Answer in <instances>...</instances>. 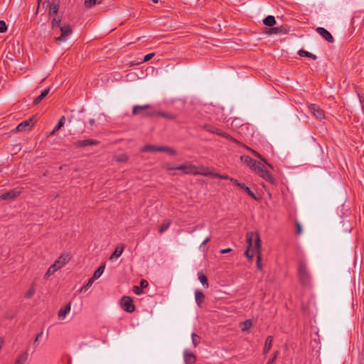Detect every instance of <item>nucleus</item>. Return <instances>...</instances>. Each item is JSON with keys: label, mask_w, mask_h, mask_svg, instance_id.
I'll use <instances>...</instances> for the list:
<instances>
[{"label": "nucleus", "mask_w": 364, "mask_h": 364, "mask_svg": "<svg viewBox=\"0 0 364 364\" xmlns=\"http://www.w3.org/2000/svg\"><path fill=\"white\" fill-rule=\"evenodd\" d=\"M184 361L186 364H194L196 362V355L188 350H185L183 353Z\"/></svg>", "instance_id": "f3484780"}, {"label": "nucleus", "mask_w": 364, "mask_h": 364, "mask_svg": "<svg viewBox=\"0 0 364 364\" xmlns=\"http://www.w3.org/2000/svg\"><path fill=\"white\" fill-rule=\"evenodd\" d=\"M7 30V26L4 21H0V33H4Z\"/></svg>", "instance_id": "58836bf2"}, {"label": "nucleus", "mask_w": 364, "mask_h": 364, "mask_svg": "<svg viewBox=\"0 0 364 364\" xmlns=\"http://www.w3.org/2000/svg\"><path fill=\"white\" fill-rule=\"evenodd\" d=\"M263 23L264 25L271 27L276 23V20L273 16H268L264 19Z\"/></svg>", "instance_id": "bb28decb"}, {"label": "nucleus", "mask_w": 364, "mask_h": 364, "mask_svg": "<svg viewBox=\"0 0 364 364\" xmlns=\"http://www.w3.org/2000/svg\"><path fill=\"white\" fill-rule=\"evenodd\" d=\"M28 358V353L27 350L21 353L16 358L14 364H24Z\"/></svg>", "instance_id": "aec40b11"}, {"label": "nucleus", "mask_w": 364, "mask_h": 364, "mask_svg": "<svg viewBox=\"0 0 364 364\" xmlns=\"http://www.w3.org/2000/svg\"><path fill=\"white\" fill-rule=\"evenodd\" d=\"M142 152H166L170 155H176V151L171 147L148 144L141 148Z\"/></svg>", "instance_id": "39448f33"}, {"label": "nucleus", "mask_w": 364, "mask_h": 364, "mask_svg": "<svg viewBox=\"0 0 364 364\" xmlns=\"http://www.w3.org/2000/svg\"><path fill=\"white\" fill-rule=\"evenodd\" d=\"M71 309V302H68L59 309L58 312V318L60 321H63Z\"/></svg>", "instance_id": "4468645a"}, {"label": "nucleus", "mask_w": 364, "mask_h": 364, "mask_svg": "<svg viewBox=\"0 0 364 364\" xmlns=\"http://www.w3.org/2000/svg\"><path fill=\"white\" fill-rule=\"evenodd\" d=\"M119 304L123 310L129 313H132L135 310V306L131 297H122Z\"/></svg>", "instance_id": "9d476101"}, {"label": "nucleus", "mask_w": 364, "mask_h": 364, "mask_svg": "<svg viewBox=\"0 0 364 364\" xmlns=\"http://www.w3.org/2000/svg\"><path fill=\"white\" fill-rule=\"evenodd\" d=\"M240 160L247 166L250 165V159L247 156H242Z\"/></svg>", "instance_id": "ea45409f"}, {"label": "nucleus", "mask_w": 364, "mask_h": 364, "mask_svg": "<svg viewBox=\"0 0 364 364\" xmlns=\"http://www.w3.org/2000/svg\"><path fill=\"white\" fill-rule=\"evenodd\" d=\"M33 124H34L33 117H31L28 119L25 120V121L22 122L21 123H20L16 127V130H17V132H26V131L30 130L32 128V127L33 126Z\"/></svg>", "instance_id": "f8f14e48"}, {"label": "nucleus", "mask_w": 364, "mask_h": 364, "mask_svg": "<svg viewBox=\"0 0 364 364\" xmlns=\"http://www.w3.org/2000/svg\"><path fill=\"white\" fill-rule=\"evenodd\" d=\"M154 56V53H149L147 55H146L144 58V62H146V61H149V60H151L153 57Z\"/></svg>", "instance_id": "49530a36"}, {"label": "nucleus", "mask_w": 364, "mask_h": 364, "mask_svg": "<svg viewBox=\"0 0 364 364\" xmlns=\"http://www.w3.org/2000/svg\"><path fill=\"white\" fill-rule=\"evenodd\" d=\"M196 296H204V295H203V293L197 291V292H196Z\"/></svg>", "instance_id": "6e6d98bb"}, {"label": "nucleus", "mask_w": 364, "mask_h": 364, "mask_svg": "<svg viewBox=\"0 0 364 364\" xmlns=\"http://www.w3.org/2000/svg\"><path fill=\"white\" fill-rule=\"evenodd\" d=\"M50 89L47 88L43 90L39 96H38L33 101L34 105H38L44 99L49 93Z\"/></svg>", "instance_id": "5701e85b"}, {"label": "nucleus", "mask_w": 364, "mask_h": 364, "mask_svg": "<svg viewBox=\"0 0 364 364\" xmlns=\"http://www.w3.org/2000/svg\"><path fill=\"white\" fill-rule=\"evenodd\" d=\"M43 332L41 331L39 333H38L34 339V341H33V348L34 349H36L37 348V346H38V343H39V341H40V339L43 336Z\"/></svg>", "instance_id": "f704fd0d"}, {"label": "nucleus", "mask_w": 364, "mask_h": 364, "mask_svg": "<svg viewBox=\"0 0 364 364\" xmlns=\"http://www.w3.org/2000/svg\"><path fill=\"white\" fill-rule=\"evenodd\" d=\"M95 119H90V124L91 126L94 125V124H95Z\"/></svg>", "instance_id": "5fc2aeb1"}, {"label": "nucleus", "mask_w": 364, "mask_h": 364, "mask_svg": "<svg viewBox=\"0 0 364 364\" xmlns=\"http://www.w3.org/2000/svg\"><path fill=\"white\" fill-rule=\"evenodd\" d=\"M29 294H33V292H32V291H29Z\"/></svg>", "instance_id": "bf43d9fd"}, {"label": "nucleus", "mask_w": 364, "mask_h": 364, "mask_svg": "<svg viewBox=\"0 0 364 364\" xmlns=\"http://www.w3.org/2000/svg\"><path fill=\"white\" fill-rule=\"evenodd\" d=\"M192 343L194 347H196L200 342V337L196 333H192Z\"/></svg>", "instance_id": "473e14b6"}, {"label": "nucleus", "mask_w": 364, "mask_h": 364, "mask_svg": "<svg viewBox=\"0 0 364 364\" xmlns=\"http://www.w3.org/2000/svg\"><path fill=\"white\" fill-rule=\"evenodd\" d=\"M114 159L118 162H126L128 160V157L124 154H120L114 156Z\"/></svg>", "instance_id": "2f4dec72"}, {"label": "nucleus", "mask_w": 364, "mask_h": 364, "mask_svg": "<svg viewBox=\"0 0 364 364\" xmlns=\"http://www.w3.org/2000/svg\"><path fill=\"white\" fill-rule=\"evenodd\" d=\"M21 193V191L18 188H15L7 191L1 195L0 198L1 200H12L17 198Z\"/></svg>", "instance_id": "ddd939ff"}, {"label": "nucleus", "mask_w": 364, "mask_h": 364, "mask_svg": "<svg viewBox=\"0 0 364 364\" xmlns=\"http://www.w3.org/2000/svg\"><path fill=\"white\" fill-rule=\"evenodd\" d=\"M251 196H252V198H255V194H254L252 192V193H251Z\"/></svg>", "instance_id": "13d9d810"}, {"label": "nucleus", "mask_w": 364, "mask_h": 364, "mask_svg": "<svg viewBox=\"0 0 364 364\" xmlns=\"http://www.w3.org/2000/svg\"><path fill=\"white\" fill-rule=\"evenodd\" d=\"M203 129L210 133L215 134L217 135L223 136L230 141H232L235 143H238L236 139H233L231 136H230L229 134H228L227 133H225L224 132H222L221 130L218 129V128L215 127L214 126H213L211 124H204L203 126Z\"/></svg>", "instance_id": "1a4fd4ad"}, {"label": "nucleus", "mask_w": 364, "mask_h": 364, "mask_svg": "<svg viewBox=\"0 0 364 364\" xmlns=\"http://www.w3.org/2000/svg\"><path fill=\"white\" fill-rule=\"evenodd\" d=\"M102 0H85L84 5L87 9L91 8L92 6L100 4Z\"/></svg>", "instance_id": "c85d7f7f"}, {"label": "nucleus", "mask_w": 364, "mask_h": 364, "mask_svg": "<svg viewBox=\"0 0 364 364\" xmlns=\"http://www.w3.org/2000/svg\"><path fill=\"white\" fill-rule=\"evenodd\" d=\"M199 169H205L203 167L198 168L191 163H185L181 164L177 167H176V170L181 171L185 174H193V175H204L208 176L210 174V172H201Z\"/></svg>", "instance_id": "20e7f679"}, {"label": "nucleus", "mask_w": 364, "mask_h": 364, "mask_svg": "<svg viewBox=\"0 0 364 364\" xmlns=\"http://www.w3.org/2000/svg\"><path fill=\"white\" fill-rule=\"evenodd\" d=\"M316 31L328 42L333 43L334 41L332 35L324 28L318 27L316 28Z\"/></svg>", "instance_id": "2eb2a0df"}, {"label": "nucleus", "mask_w": 364, "mask_h": 364, "mask_svg": "<svg viewBox=\"0 0 364 364\" xmlns=\"http://www.w3.org/2000/svg\"><path fill=\"white\" fill-rule=\"evenodd\" d=\"M296 234L297 235H301L302 233L301 225L299 223H296Z\"/></svg>", "instance_id": "a18cd8bd"}, {"label": "nucleus", "mask_w": 364, "mask_h": 364, "mask_svg": "<svg viewBox=\"0 0 364 364\" xmlns=\"http://www.w3.org/2000/svg\"><path fill=\"white\" fill-rule=\"evenodd\" d=\"M298 277L303 287H309L311 282V276L306 264L300 260L298 264Z\"/></svg>", "instance_id": "f03ea898"}, {"label": "nucleus", "mask_w": 364, "mask_h": 364, "mask_svg": "<svg viewBox=\"0 0 364 364\" xmlns=\"http://www.w3.org/2000/svg\"><path fill=\"white\" fill-rule=\"evenodd\" d=\"M230 181H232L236 186L237 185H240V182L237 180H236V179H235L233 178H230Z\"/></svg>", "instance_id": "603ef678"}, {"label": "nucleus", "mask_w": 364, "mask_h": 364, "mask_svg": "<svg viewBox=\"0 0 364 364\" xmlns=\"http://www.w3.org/2000/svg\"><path fill=\"white\" fill-rule=\"evenodd\" d=\"M61 21H62L61 16H53V18H52V21H51V24H50V27L53 31L58 28V27L60 28Z\"/></svg>", "instance_id": "412c9836"}, {"label": "nucleus", "mask_w": 364, "mask_h": 364, "mask_svg": "<svg viewBox=\"0 0 364 364\" xmlns=\"http://www.w3.org/2000/svg\"><path fill=\"white\" fill-rule=\"evenodd\" d=\"M298 54L301 57H307V58H311L313 60L316 59V56L314 54L309 53L308 51L304 50H300L298 52Z\"/></svg>", "instance_id": "cd10ccee"}, {"label": "nucleus", "mask_w": 364, "mask_h": 364, "mask_svg": "<svg viewBox=\"0 0 364 364\" xmlns=\"http://www.w3.org/2000/svg\"><path fill=\"white\" fill-rule=\"evenodd\" d=\"M150 105H134L132 109L133 115H139L141 117L155 116V111L150 110Z\"/></svg>", "instance_id": "423d86ee"}, {"label": "nucleus", "mask_w": 364, "mask_h": 364, "mask_svg": "<svg viewBox=\"0 0 364 364\" xmlns=\"http://www.w3.org/2000/svg\"><path fill=\"white\" fill-rule=\"evenodd\" d=\"M94 281H95V279L92 277H91L88 280L87 284L81 288L80 291L82 292L84 290L85 291L88 287H91V285L92 284Z\"/></svg>", "instance_id": "4c0bfd02"}, {"label": "nucleus", "mask_w": 364, "mask_h": 364, "mask_svg": "<svg viewBox=\"0 0 364 364\" xmlns=\"http://www.w3.org/2000/svg\"><path fill=\"white\" fill-rule=\"evenodd\" d=\"M99 144V141L95 139L78 140L74 143L76 147H84Z\"/></svg>", "instance_id": "dca6fc26"}, {"label": "nucleus", "mask_w": 364, "mask_h": 364, "mask_svg": "<svg viewBox=\"0 0 364 364\" xmlns=\"http://www.w3.org/2000/svg\"><path fill=\"white\" fill-rule=\"evenodd\" d=\"M42 0H38V5L40 4V2Z\"/></svg>", "instance_id": "052dcab7"}, {"label": "nucleus", "mask_w": 364, "mask_h": 364, "mask_svg": "<svg viewBox=\"0 0 364 364\" xmlns=\"http://www.w3.org/2000/svg\"><path fill=\"white\" fill-rule=\"evenodd\" d=\"M132 290L135 294H141L143 293L141 288L138 286H134Z\"/></svg>", "instance_id": "79ce46f5"}, {"label": "nucleus", "mask_w": 364, "mask_h": 364, "mask_svg": "<svg viewBox=\"0 0 364 364\" xmlns=\"http://www.w3.org/2000/svg\"><path fill=\"white\" fill-rule=\"evenodd\" d=\"M156 115L162 117L166 119H171V120H174L176 119V115H174L173 114H170V113L162 112H156L155 111V116Z\"/></svg>", "instance_id": "b1692460"}, {"label": "nucleus", "mask_w": 364, "mask_h": 364, "mask_svg": "<svg viewBox=\"0 0 364 364\" xmlns=\"http://www.w3.org/2000/svg\"><path fill=\"white\" fill-rule=\"evenodd\" d=\"M282 31L281 27H275L269 28L268 33L269 34H276Z\"/></svg>", "instance_id": "e433bc0d"}, {"label": "nucleus", "mask_w": 364, "mask_h": 364, "mask_svg": "<svg viewBox=\"0 0 364 364\" xmlns=\"http://www.w3.org/2000/svg\"><path fill=\"white\" fill-rule=\"evenodd\" d=\"M56 132H54V129H53V131L50 133L49 136L50 135H53Z\"/></svg>", "instance_id": "4d7b16f0"}, {"label": "nucleus", "mask_w": 364, "mask_h": 364, "mask_svg": "<svg viewBox=\"0 0 364 364\" xmlns=\"http://www.w3.org/2000/svg\"><path fill=\"white\" fill-rule=\"evenodd\" d=\"M242 331H245L250 328V320H247L244 323H240Z\"/></svg>", "instance_id": "c9c22d12"}, {"label": "nucleus", "mask_w": 364, "mask_h": 364, "mask_svg": "<svg viewBox=\"0 0 364 364\" xmlns=\"http://www.w3.org/2000/svg\"><path fill=\"white\" fill-rule=\"evenodd\" d=\"M171 221L170 220H165L159 227V232L160 233H163L164 231H166L170 226Z\"/></svg>", "instance_id": "7c9ffc66"}, {"label": "nucleus", "mask_w": 364, "mask_h": 364, "mask_svg": "<svg viewBox=\"0 0 364 364\" xmlns=\"http://www.w3.org/2000/svg\"><path fill=\"white\" fill-rule=\"evenodd\" d=\"M198 279L201 282V284L205 286L206 287H208V279H207V277L205 275V274L203 272H199L198 273Z\"/></svg>", "instance_id": "c756f323"}, {"label": "nucleus", "mask_w": 364, "mask_h": 364, "mask_svg": "<svg viewBox=\"0 0 364 364\" xmlns=\"http://www.w3.org/2000/svg\"><path fill=\"white\" fill-rule=\"evenodd\" d=\"M124 245H121L117 246L116 247L115 250L114 251V252L110 256L109 259L110 260H113V259H117L119 257H120L121 255L122 254L123 251H124Z\"/></svg>", "instance_id": "6ab92c4d"}, {"label": "nucleus", "mask_w": 364, "mask_h": 364, "mask_svg": "<svg viewBox=\"0 0 364 364\" xmlns=\"http://www.w3.org/2000/svg\"><path fill=\"white\" fill-rule=\"evenodd\" d=\"M210 175H212V173H210ZM213 176H214L215 177L219 178L220 179H224V180H230V178H231L230 176H228L227 175L213 174Z\"/></svg>", "instance_id": "37998d69"}, {"label": "nucleus", "mask_w": 364, "mask_h": 364, "mask_svg": "<svg viewBox=\"0 0 364 364\" xmlns=\"http://www.w3.org/2000/svg\"><path fill=\"white\" fill-rule=\"evenodd\" d=\"M272 341H273L272 336H269L267 337L265 343H264V349H263L264 354H267L269 351V350L272 348Z\"/></svg>", "instance_id": "4be33fe9"}, {"label": "nucleus", "mask_w": 364, "mask_h": 364, "mask_svg": "<svg viewBox=\"0 0 364 364\" xmlns=\"http://www.w3.org/2000/svg\"><path fill=\"white\" fill-rule=\"evenodd\" d=\"M252 154L261 159L262 161V162H257L252 160V168H253L260 177L272 183L274 182V178L267 169V166H269L271 168V165L269 164L256 151L252 149Z\"/></svg>", "instance_id": "f257e3e1"}, {"label": "nucleus", "mask_w": 364, "mask_h": 364, "mask_svg": "<svg viewBox=\"0 0 364 364\" xmlns=\"http://www.w3.org/2000/svg\"><path fill=\"white\" fill-rule=\"evenodd\" d=\"M60 36L54 38V41L57 43L67 41L73 33L72 28L68 23H63L60 26Z\"/></svg>", "instance_id": "0eeeda50"}, {"label": "nucleus", "mask_w": 364, "mask_h": 364, "mask_svg": "<svg viewBox=\"0 0 364 364\" xmlns=\"http://www.w3.org/2000/svg\"><path fill=\"white\" fill-rule=\"evenodd\" d=\"M311 114L318 120H322L325 118L324 111L321 109L318 105L311 104L309 107Z\"/></svg>", "instance_id": "9b49d317"}, {"label": "nucleus", "mask_w": 364, "mask_h": 364, "mask_svg": "<svg viewBox=\"0 0 364 364\" xmlns=\"http://www.w3.org/2000/svg\"><path fill=\"white\" fill-rule=\"evenodd\" d=\"M59 11V4L56 2H52L49 4L48 15L50 16H55Z\"/></svg>", "instance_id": "a211bd4d"}, {"label": "nucleus", "mask_w": 364, "mask_h": 364, "mask_svg": "<svg viewBox=\"0 0 364 364\" xmlns=\"http://www.w3.org/2000/svg\"><path fill=\"white\" fill-rule=\"evenodd\" d=\"M105 267V264H102L100 267H99L94 272L92 275V278L95 280L98 279L103 273Z\"/></svg>", "instance_id": "a878e982"}, {"label": "nucleus", "mask_w": 364, "mask_h": 364, "mask_svg": "<svg viewBox=\"0 0 364 364\" xmlns=\"http://www.w3.org/2000/svg\"><path fill=\"white\" fill-rule=\"evenodd\" d=\"M246 242H247V249L245 252V255L250 259V233L247 232L246 234Z\"/></svg>", "instance_id": "393cba45"}, {"label": "nucleus", "mask_w": 364, "mask_h": 364, "mask_svg": "<svg viewBox=\"0 0 364 364\" xmlns=\"http://www.w3.org/2000/svg\"><path fill=\"white\" fill-rule=\"evenodd\" d=\"M232 251L231 248L223 249L220 251L221 254H226Z\"/></svg>", "instance_id": "8fccbe9b"}, {"label": "nucleus", "mask_w": 364, "mask_h": 364, "mask_svg": "<svg viewBox=\"0 0 364 364\" xmlns=\"http://www.w3.org/2000/svg\"><path fill=\"white\" fill-rule=\"evenodd\" d=\"M204 297H199V296H197L196 297V302L198 303V304L200 306V304L203 302V299Z\"/></svg>", "instance_id": "3c124183"}, {"label": "nucleus", "mask_w": 364, "mask_h": 364, "mask_svg": "<svg viewBox=\"0 0 364 364\" xmlns=\"http://www.w3.org/2000/svg\"><path fill=\"white\" fill-rule=\"evenodd\" d=\"M277 355H278V351L274 352L273 357H272V358H271L268 360V362L267 363V364H272V363L274 362V360H276V358H277Z\"/></svg>", "instance_id": "c03bdc74"}, {"label": "nucleus", "mask_w": 364, "mask_h": 364, "mask_svg": "<svg viewBox=\"0 0 364 364\" xmlns=\"http://www.w3.org/2000/svg\"><path fill=\"white\" fill-rule=\"evenodd\" d=\"M148 286V282L145 279H142L140 282V288L143 289L144 288H146Z\"/></svg>", "instance_id": "de8ad7c7"}, {"label": "nucleus", "mask_w": 364, "mask_h": 364, "mask_svg": "<svg viewBox=\"0 0 364 364\" xmlns=\"http://www.w3.org/2000/svg\"><path fill=\"white\" fill-rule=\"evenodd\" d=\"M210 237H207L200 245V246H203V245H205L209 241H210Z\"/></svg>", "instance_id": "864d4df0"}, {"label": "nucleus", "mask_w": 364, "mask_h": 364, "mask_svg": "<svg viewBox=\"0 0 364 364\" xmlns=\"http://www.w3.org/2000/svg\"><path fill=\"white\" fill-rule=\"evenodd\" d=\"M65 119V116H62L61 118L60 119L58 123L55 126L54 132H57L64 125Z\"/></svg>", "instance_id": "72a5a7b5"}, {"label": "nucleus", "mask_w": 364, "mask_h": 364, "mask_svg": "<svg viewBox=\"0 0 364 364\" xmlns=\"http://www.w3.org/2000/svg\"><path fill=\"white\" fill-rule=\"evenodd\" d=\"M255 248L257 254V261H256V267L258 270H262V242L259 238V235L258 232L255 233Z\"/></svg>", "instance_id": "6e6552de"}, {"label": "nucleus", "mask_w": 364, "mask_h": 364, "mask_svg": "<svg viewBox=\"0 0 364 364\" xmlns=\"http://www.w3.org/2000/svg\"><path fill=\"white\" fill-rule=\"evenodd\" d=\"M237 186H239L240 188H242V189H245V191L249 194L250 195V188H249L248 186H245V183H240V185H237Z\"/></svg>", "instance_id": "a19ab883"}, {"label": "nucleus", "mask_w": 364, "mask_h": 364, "mask_svg": "<svg viewBox=\"0 0 364 364\" xmlns=\"http://www.w3.org/2000/svg\"><path fill=\"white\" fill-rule=\"evenodd\" d=\"M164 168L166 170V171H172V170H176V167H173L171 166L170 164H166L164 165Z\"/></svg>", "instance_id": "09e8293b"}, {"label": "nucleus", "mask_w": 364, "mask_h": 364, "mask_svg": "<svg viewBox=\"0 0 364 364\" xmlns=\"http://www.w3.org/2000/svg\"><path fill=\"white\" fill-rule=\"evenodd\" d=\"M70 259L68 255H60L57 260L48 268L44 275V279H48L58 269H61Z\"/></svg>", "instance_id": "7ed1b4c3"}]
</instances>
